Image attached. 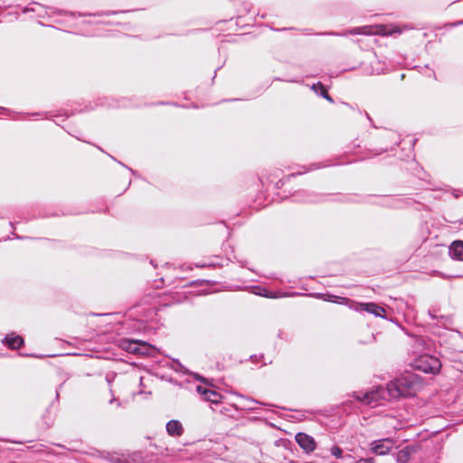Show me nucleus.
Instances as JSON below:
<instances>
[{
	"instance_id": "1",
	"label": "nucleus",
	"mask_w": 463,
	"mask_h": 463,
	"mask_svg": "<svg viewBox=\"0 0 463 463\" xmlns=\"http://www.w3.org/2000/svg\"><path fill=\"white\" fill-rule=\"evenodd\" d=\"M418 385L416 376L406 373L388 383L386 389L379 387L364 393L357 392L354 397L364 405L374 407L380 400L411 396L416 392Z\"/></svg>"
},
{
	"instance_id": "2",
	"label": "nucleus",
	"mask_w": 463,
	"mask_h": 463,
	"mask_svg": "<svg viewBox=\"0 0 463 463\" xmlns=\"http://www.w3.org/2000/svg\"><path fill=\"white\" fill-rule=\"evenodd\" d=\"M402 29L397 25H364L361 27H355L351 30H346L344 33H328V34L338 35V36H345L347 34H364V35H383V36H391L394 34H401Z\"/></svg>"
},
{
	"instance_id": "3",
	"label": "nucleus",
	"mask_w": 463,
	"mask_h": 463,
	"mask_svg": "<svg viewBox=\"0 0 463 463\" xmlns=\"http://www.w3.org/2000/svg\"><path fill=\"white\" fill-rule=\"evenodd\" d=\"M413 367L423 373H436L439 371L441 364L436 357L425 354L415 360Z\"/></svg>"
},
{
	"instance_id": "4",
	"label": "nucleus",
	"mask_w": 463,
	"mask_h": 463,
	"mask_svg": "<svg viewBox=\"0 0 463 463\" xmlns=\"http://www.w3.org/2000/svg\"><path fill=\"white\" fill-rule=\"evenodd\" d=\"M395 440L392 438H385L370 442V451L377 456L387 455L394 447Z\"/></svg>"
},
{
	"instance_id": "5",
	"label": "nucleus",
	"mask_w": 463,
	"mask_h": 463,
	"mask_svg": "<svg viewBox=\"0 0 463 463\" xmlns=\"http://www.w3.org/2000/svg\"><path fill=\"white\" fill-rule=\"evenodd\" d=\"M354 310L358 312H367L373 314L377 317H384L385 315V309L383 307L373 302L357 303L354 307Z\"/></svg>"
},
{
	"instance_id": "6",
	"label": "nucleus",
	"mask_w": 463,
	"mask_h": 463,
	"mask_svg": "<svg viewBox=\"0 0 463 463\" xmlns=\"http://www.w3.org/2000/svg\"><path fill=\"white\" fill-rule=\"evenodd\" d=\"M296 442L307 453L313 452L316 449L317 443L313 437L310 435L299 432L295 437Z\"/></svg>"
},
{
	"instance_id": "7",
	"label": "nucleus",
	"mask_w": 463,
	"mask_h": 463,
	"mask_svg": "<svg viewBox=\"0 0 463 463\" xmlns=\"http://www.w3.org/2000/svg\"><path fill=\"white\" fill-rule=\"evenodd\" d=\"M120 346L123 350L133 354H145L147 351V345L144 342L133 340H122Z\"/></svg>"
},
{
	"instance_id": "8",
	"label": "nucleus",
	"mask_w": 463,
	"mask_h": 463,
	"mask_svg": "<svg viewBox=\"0 0 463 463\" xmlns=\"http://www.w3.org/2000/svg\"><path fill=\"white\" fill-rule=\"evenodd\" d=\"M256 401L246 398L233 392V409L239 411H250L254 409Z\"/></svg>"
},
{
	"instance_id": "9",
	"label": "nucleus",
	"mask_w": 463,
	"mask_h": 463,
	"mask_svg": "<svg viewBox=\"0 0 463 463\" xmlns=\"http://www.w3.org/2000/svg\"><path fill=\"white\" fill-rule=\"evenodd\" d=\"M4 343L11 349H18L24 345V338L12 333L5 337Z\"/></svg>"
},
{
	"instance_id": "10",
	"label": "nucleus",
	"mask_w": 463,
	"mask_h": 463,
	"mask_svg": "<svg viewBox=\"0 0 463 463\" xmlns=\"http://www.w3.org/2000/svg\"><path fill=\"white\" fill-rule=\"evenodd\" d=\"M449 255L452 259L463 261V241H456L449 247Z\"/></svg>"
},
{
	"instance_id": "11",
	"label": "nucleus",
	"mask_w": 463,
	"mask_h": 463,
	"mask_svg": "<svg viewBox=\"0 0 463 463\" xmlns=\"http://www.w3.org/2000/svg\"><path fill=\"white\" fill-rule=\"evenodd\" d=\"M166 431L171 436H180L183 433V427L179 420H172L166 424Z\"/></svg>"
},
{
	"instance_id": "12",
	"label": "nucleus",
	"mask_w": 463,
	"mask_h": 463,
	"mask_svg": "<svg viewBox=\"0 0 463 463\" xmlns=\"http://www.w3.org/2000/svg\"><path fill=\"white\" fill-rule=\"evenodd\" d=\"M411 449L410 447H405L399 450L396 454V460L399 463H407L410 460Z\"/></svg>"
},
{
	"instance_id": "13",
	"label": "nucleus",
	"mask_w": 463,
	"mask_h": 463,
	"mask_svg": "<svg viewBox=\"0 0 463 463\" xmlns=\"http://www.w3.org/2000/svg\"><path fill=\"white\" fill-rule=\"evenodd\" d=\"M311 89L316 93H319L323 98H325L328 101L333 102V99L329 96L326 87L321 82H317V83L313 84L311 86Z\"/></svg>"
},
{
	"instance_id": "14",
	"label": "nucleus",
	"mask_w": 463,
	"mask_h": 463,
	"mask_svg": "<svg viewBox=\"0 0 463 463\" xmlns=\"http://www.w3.org/2000/svg\"><path fill=\"white\" fill-rule=\"evenodd\" d=\"M331 455L335 458H345L349 460H354V457L350 454L344 455L343 449L338 446H333L330 449Z\"/></svg>"
},
{
	"instance_id": "15",
	"label": "nucleus",
	"mask_w": 463,
	"mask_h": 463,
	"mask_svg": "<svg viewBox=\"0 0 463 463\" xmlns=\"http://www.w3.org/2000/svg\"><path fill=\"white\" fill-rule=\"evenodd\" d=\"M197 391L199 392H202L206 400H209L213 402H217V398L219 397V394L213 391L203 389V387L199 386L197 387Z\"/></svg>"
},
{
	"instance_id": "16",
	"label": "nucleus",
	"mask_w": 463,
	"mask_h": 463,
	"mask_svg": "<svg viewBox=\"0 0 463 463\" xmlns=\"http://www.w3.org/2000/svg\"><path fill=\"white\" fill-rule=\"evenodd\" d=\"M40 7L43 8L45 14H47L49 16H52V15H54V14H63L62 10H60V9L55 8V7H52V6L43 7L42 5H40Z\"/></svg>"
},
{
	"instance_id": "17",
	"label": "nucleus",
	"mask_w": 463,
	"mask_h": 463,
	"mask_svg": "<svg viewBox=\"0 0 463 463\" xmlns=\"http://www.w3.org/2000/svg\"><path fill=\"white\" fill-rule=\"evenodd\" d=\"M171 368L178 373H186L187 370L178 361H173L171 364Z\"/></svg>"
},
{
	"instance_id": "18",
	"label": "nucleus",
	"mask_w": 463,
	"mask_h": 463,
	"mask_svg": "<svg viewBox=\"0 0 463 463\" xmlns=\"http://www.w3.org/2000/svg\"><path fill=\"white\" fill-rule=\"evenodd\" d=\"M351 463H375V459L372 457L361 458L358 460H351Z\"/></svg>"
},
{
	"instance_id": "19",
	"label": "nucleus",
	"mask_w": 463,
	"mask_h": 463,
	"mask_svg": "<svg viewBox=\"0 0 463 463\" xmlns=\"http://www.w3.org/2000/svg\"><path fill=\"white\" fill-rule=\"evenodd\" d=\"M294 197H295L296 201L303 202V203H317V202H318V200L314 198V196H307V197L303 198V199H298V195H294Z\"/></svg>"
},
{
	"instance_id": "20",
	"label": "nucleus",
	"mask_w": 463,
	"mask_h": 463,
	"mask_svg": "<svg viewBox=\"0 0 463 463\" xmlns=\"http://www.w3.org/2000/svg\"><path fill=\"white\" fill-rule=\"evenodd\" d=\"M264 293H259L260 296H264L266 298H276V296L273 293H269L266 289H263Z\"/></svg>"
},
{
	"instance_id": "21",
	"label": "nucleus",
	"mask_w": 463,
	"mask_h": 463,
	"mask_svg": "<svg viewBox=\"0 0 463 463\" xmlns=\"http://www.w3.org/2000/svg\"><path fill=\"white\" fill-rule=\"evenodd\" d=\"M111 462H112V463H126V461H125L124 459H121V458H113L111 459Z\"/></svg>"
},
{
	"instance_id": "22",
	"label": "nucleus",
	"mask_w": 463,
	"mask_h": 463,
	"mask_svg": "<svg viewBox=\"0 0 463 463\" xmlns=\"http://www.w3.org/2000/svg\"><path fill=\"white\" fill-rule=\"evenodd\" d=\"M116 13H117V12L112 11V12H106V13H103V14H107V15H109V14H116Z\"/></svg>"
},
{
	"instance_id": "23",
	"label": "nucleus",
	"mask_w": 463,
	"mask_h": 463,
	"mask_svg": "<svg viewBox=\"0 0 463 463\" xmlns=\"http://www.w3.org/2000/svg\"><path fill=\"white\" fill-rule=\"evenodd\" d=\"M115 401H116V399H115V398H112V399L109 401V403L111 404V403H113Z\"/></svg>"
},
{
	"instance_id": "24",
	"label": "nucleus",
	"mask_w": 463,
	"mask_h": 463,
	"mask_svg": "<svg viewBox=\"0 0 463 463\" xmlns=\"http://www.w3.org/2000/svg\"><path fill=\"white\" fill-rule=\"evenodd\" d=\"M103 13H99L98 15H101ZM94 16H97V14H94Z\"/></svg>"
},
{
	"instance_id": "25",
	"label": "nucleus",
	"mask_w": 463,
	"mask_h": 463,
	"mask_svg": "<svg viewBox=\"0 0 463 463\" xmlns=\"http://www.w3.org/2000/svg\"><path fill=\"white\" fill-rule=\"evenodd\" d=\"M335 298L336 299L341 298V299H343V300H345V298H339V297H335Z\"/></svg>"
},
{
	"instance_id": "26",
	"label": "nucleus",
	"mask_w": 463,
	"mask_h": 463,
	"mask_svg": "<svg viewBox=\"0 0 463 463\" xmlns=\"http://www.w3.org/2000/svg\"><path fill=\"white\" fill-rule=\"evenodd\" d=\"M463 24V21H460L458 23H457L456 24Z\"/></svg>"
},
{
	"instance_id": "27",
	"label": "nucleus",
	"mask_w": 463,
	"mask_h": 463,
	"mask_svg": "<svg viewBox=\"0 0 463 463\" xmlns=\"http://www.w3.org/2000/svg\"><path fill=\"white\" fill-rule=\"evenodd\" d=\"M198 267H204V264L197 265Z\"/></svg>"
}]
</instances>
